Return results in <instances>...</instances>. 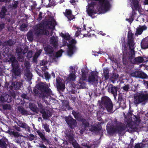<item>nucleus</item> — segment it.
<instances>
[{
    "label": "nucleus",
    "mask_w": 148,
    "mask_h": 148,
    "mask_svg": "<svg viewBox=\"0 0 148 148\" xmlns=\"http://www.w3.org/2000/svg\"><path fill=\"white\" fill-rule=\"evenodd\" d=\"M32 74L28 69L25 71L24 74V77L27 80H30L32 77Z\"/></svg>",
    "instance_id": "nucleus-28"
},
{
    "label": "nucleus",
    "mask_w": 148,
    "mask_h": 148,
    "mask_svg": "<svg viewBox=\"0 0 148 148\" xmlns=\"http://www.w3.org/2000/svg\"><path fill=\"white\" fill-rule=\"evenodd\" d=\"M123 48H124V49H123V50L124 49V51H123V53H125V51L126 50V48H125V46L124 45H123Z\"/></svg>",
    "instance_id": "nucleus-61"
},
{
    "label": "nucleus",
    "mask_w": 148,
    "mask_h": 148,
    "mask_svg": "<svg viewBox=\"0 0 148 148\" xmlns=\"http://www.w3.org/2000/svg\"><path fill=\"white\" fill-rule=\"evenodd\" d=\"M18 110L21 112L23 114H25L26 113V112L21 106H19L18 108Z\"/></svg>",
    "instance_id": "nucleus-42"
},
{
    "label": "nucleus",
    "mask_w": 148,
    "mask_h": 148,
    "mask_svg": "<svg viewBox=\"0 0 148 148\" xmlns=\"http://www.w3.org/2000/svg\"><path fill=\"white\" fill-rule=\"evenodd\" d=\"M127 115V116L125 117V121L127 123L126 126L122 123H117L116 122H115V125L111 126L108 123L107 125V131L110 132H118L120 134L121 132L128 127L133 129L136 127L135 124H138L140 121V118L132 115L131 112H129Z\"/></svg>",
    "instance_id": "nucleus-1"
},
{
    "label": "nucleus",
    "mask_w": 148,
    "mask_h": 148,
    "mask_svg": "<svg viewBox=\"0 0 148 148\" xmlns=\"http://www.w3.org/2000/svg\"><path fill=\"white\" fill-rule=\"evenodd\" d=\"M3 108L5 109H10L11 108V106L9 104H5L3 105Z\"/></svg>",
    "instance_id": "nucleus-48"
},
{
    "label": "nucleus",
    "mask_w": 148,
    "mask_h": 148,
    "mask_svg": "<svg viewBox=\"0 0 148 148\" xmlns=\"http://www.w3.org/2000/svg\"><path fill=\"white\" fill-rule=\"evenodd\" d=\"M42 127H44V128L47 132L49 133L50 132V130L49 128V126L48 125L45 123V124H42Z\"/></svg>",
    "instance_id": "nucleus-39"
},
{
    "label": "nucleus",
    "mask_w": 148,
    "mask_h": 148,
    "mask_svg": "<svg viewBox=\"0 0 148 148\" xmlns=\"http://www.w3.org/2000/svg\"><path fill=\"white\" fill-rule=\"evenodd\" d=\"M63 51L61 49L60 51H58V52L56 53L54 55V54L53 55H52L50 56V58H53V61L54 60L55 61V59H56V58L60 57L61 56L62 53Z\"/></svg>",
    "instance_id": "nucleus-27"
},
{
    "label": "nucleus",
    "mask_w": 148,
    "mask_h": 148,
    "mask_svg": "<svg viewBox=\"0 0 148 148\" xmlns=\"http://www.w3.org/2000/svg\"><path fill=\"white\" fill-rule=\"evenodd\" d=\"M122 88L125 90L127 91L128 90L129 88V86L128 85H127L123 86L122 87Z\"/></svg>",
    "instance_id": "nucleus-52"
},
{
    "label": "nucleus",
    "mask_w": 148,
    "mask_h": 148,
    "mask_svg": "<svg viewBox=\"0 0 148 148\" xmlns=\"http://www.w3.org/2000/svg\"><path fill=\"white\" fill-rule=\"evenodd\" d=\"M44 49L45 53L47 54H51L53 51V49L52 48H50L49 46L45 47Z\"/></svg>",
    "instance_id": "nucleus-34"
},
{
    "label": "nucleus",
    "mask_w": 148,
    "mask_h": 148,
    "mask_svg": "<svg viewBox=\"0 0 148 148\" xmlns=\"http://www.w3.org/2000/svg\"><path fill=\"white\" fill-rule=\"evenodd\" d=\"M128 57L129 60L133 63H140L148 61V58H147L145 57H138L135 58L134 53L133 54V55H130V56H128Z\"/></svg>",
    "instance_id": "nucleus-11"
},
{
    "label": "nucleus",
    "mask_w": 148,
    "mask_h": 148,
    "mask_svg": "<svg viewBox=\"0 0 148 148\" xmlns=\"http://www.w3.org/2000/svg\"><path fill=\"white\" fill-rule=\"evenodd\" d=\"M49 85H48L46 84L41 83L37 85V87L39 90H40L43 93H49L51 92V90L49 88Z\"/></svg>",
    "instance_id": "nucleus-14"
},
{
    "label": "nucleus",
    "mask_w": 148,
    "mask_h": 148,
    "mask_svg": "<svg viewBox=\"0 0 148 148\" xmlns=\"http://www.w3.org/2000/svg\"><path fill=\"white\" fill-rule=\"evenodd\" d=\"M6 143L3 140H0V147H4L6 146Z\"/></svg>",
    "instance_id": "nucleus-45"
},
{
    "label": "nucleus",
    "mask_w": 148,
    "mask_h": 148,
    "mask_svg": "<svg viewBox=\"0 0 148 148\" xmlns=\"http://www.w3.org/2000/svg\"><path fill=\"white\" fill-rule=\"evenodd\" d=\"M9 62H12V65L13 67L12 72L13 73L12 76L13 78H16V76H19L20 74V70L18 67V64L15 57L12 56L8 60Z\"/></svg>",
    "instance_id": "nucleus-9"
},
{
    "label": "nucleus",
    "mask_w": 148,
    "mask_h": 148,
    "mask_svg": "<svg viewBox=\"0 0 148 148\" xmlns=\"http://www.w3.org/2000/svg\"><path fill=\"white\" fill-rule=\"evenodd\" d=\"M37 132L42 140L45 141L47 140L45 137V135L40 131L38 130L37 131Z\"/></svg>",
    "instance_id": "nucleus-36"
},
{
    "label": "nucleus",
    "mask_w": 148,
    "mask_h": 148,
    "mask_svg": "<svg viewBox=\"0 0 148 148\" xmlns=\"http://www.w3.org/2000/svg\"><path fill=\"white\" fill-rule=\"evenodd\" d=\"M70 73H75V69H73V67L72 66L70 67Z\"/></svg>",
    "instance_id": "nucleus-53"
},
{
    "label": "nucleus",
    "mask_w": 148,
    "mask_h": 148,
    "mask_svg": "<svg viewBox=\"0 0 148 148\" xmlns=\"http://www.w3.org/2000/svg\"><path fill=\"white\" fill-rule=\"evenodd\" d=\"M130 4L132 8L134 10L136 9L138 10L140 15L136 19L137 21H139L140 23L143 22L145 19L146 18V16L144 14V12L143 10L141 8L140 5L138 4V0H130Z\"/></svg>",
    "instance_id": "nucleus-6"
},
{
    "label": "nucleus",
    "mask_w": 148,
    "mask_h": 148,
    "mask_svg": "<svg viewBox=\"0 0 148 148\" xmlns=\"http://www.w3.org/2000/svg\"><path fill=\"white\" fill-rule=\"evenodd\" d=\"M32 55V51H29L27 54V57L28 58H31Z\"/></svg>",
    "instance_id": "nucleus-50"
},
{
    "label": "nucleus",
    "mask_w": 148,
    "mask_h": 148,
    "mask_svg": "<svg viewBox=\"0 0 148 148\" xmlns=\"http://www.w3.org/2000/svg\"><path fill=\"white\" fill-rule=\"evenodd\" d=\"M15 43V42L12 40H9L7 42H5L3 44V45L4 46H10Z\"/></svg>",
    "instance_id": "nucleus-33"
},
{
    "label": "nucleus",
    "mask_w": 148,
    "mask_h": 148,
    "mask_svg": "<svg viewBox=\"0 0 148 148\" xmlns=\"http://www.w3.org/2000/svg\"><path fill=\"white\" fill-rule=\"evenodd\" d=\"M22 127L25 128L26 130L29 131L30 130V127L28 126L25 123H22L21 125Z\"/></svg>",
    "instance_id": "nucleus-44"
},
{
    "label": "nucleus",
    "mask_w": 148,
    "mask_h": 148,
    "mask_svg": "<svg viewBox=\"0 0 148 148\" xmlns=\"http://www.w3.org/2000/svg\"><path fill=\"white\" fill-rule=\"evenodd\" d=\"M45 78L47 79H49L50 78V75L47 72H45L44 73Z\"/></svg>",
    "instance_id": "nucleus-47"
},
{
    "label": "nucleus",
    "mask_w": 148,
    "mask_h": 148,
    "mask_svg": "<svg viewBox=\"0 0 148 148\" xmlns=\"http://www.w3.org/2000/svg\"><path fill=\"white\" fill-rule=\"evenodd\" d=\"M29 106L31 109L33 110L36 108L34 104L30 103H29Z\"/></svg>",
    "instance_id": "nucleus-49"
},
{
    "label": "nucleus",
    "mask_w": 148,
    "mask_h": 148,
    "mask_svg": "<svg viewBox=\"0 0 148 148\" xmlns=\"http://www.w3.org/2000/svg\"><path fill=\"white\" fill-rule=\"evenodd\" d=\"M98 73L94 72H92L89 75L88 79L89 83L91 84H93L97 82L98 79Z\"/></svg>",
    "instance_id": "nucleus-12"
},
{
    "label": "nucleus",
    "mask_w": 148,
    "mask_h": 148,
    "mask_svg": "<svg viewBox=\"0 0 148 148\" xmlns=\"http://www.w3.org/2000/svg\"><path fill=\"white\" fill-rule=\"evenodd\" d=\"M65 134L66 140L71 144L75 148H94L95 147V145H86V146L81 147L79 146L78 143L74 139L72 132L66 131Z\"/></svg>",
    "instance_id": "nucleus-8"
},
{
    "label": "nucleus",
    "mask_w": 148,
    "mask_h": 148,
    "mask_svg": "<svg viewBox=\"0 0 148 148\" xmlns=\"http://www.w3.org/2000/svg\"><path fill=\"white\" fill-rule=\"evenodd\" d=\"M144 5H145V7L146 8H148V0H145L144 2ZM147 11H148V9H146Z\"/></svg>",
    "instance_id": "nucleus-51"
},
{
    "label": "nucleus",
    "mask_w": 148,
    "mask_h": 148,
    "mask_svg": "<svg viewBox=\"0 0 148 148\" xmlns=\"http://www.w3.org/2000/svg\"><path fill=\"white\" fill-rule=\"evenodd\" d=\"M54 34L55 33L53 36L51 38L50 43L53 47H56L58 44V38L57 36L54 35Z\"/></svg>",
    "instance_id": "nucleus-20"
},
{
    "label": "nucleus",
    "mask_w": 148,
    "mask_h": 148,
    "mask_svg": "<svg viewBox=\"0 0 148 148\" xmlns=\"http://www.w3.org/2000/svg\"><path fill=\"white\" fill-rule=\"evenodd\" d=\"M144 146L143 144L142 143H139L136 144L135 145V148H143Z\"/></svg>",
    "instance_id": "nucleus-46"
},
{
    "label": "nucleus",
    "mask_w": 148,
    "mask_h": 148,
    "mask_svg": "<svg viewBox=\"0 0 148 148\" xmlns=\"http://www.w3.org/2000/svg\"><path fill=\"white\" fill-rule=\"evenodd\" d=\"M66 122L70 127L73 128L75 127L76 125V121L73 119L71 116H69L65 118Z\"/></svg>",
    "instance_id": "nucleus-18"
},
{
    "label": "nucleus",
    "mask_w": 148,
    "mask_h": 148,
    "mask_svg": "<svg viewBox=\"0 0 148 148\" xmlns=\"http://www.w3.org/2000/svg\"><path fill=\"white\" fill-rule=\"evenodd\" d=\"M55 25L54 22L49 21L47 23L45 22L43 24H40L35 27V33L37 35L40 34H44L48 35L49 31L46 29H53Z\"/></svg>",
    "instance_id": "nucleus-3"
},
{
    "label": "nucleus",
    "mask_w": 148,
    "mask_h": 148,
    "mask_svg": "<svg viewBox=\"0 0 148 148\" xmlns=\"http://www.w3.org/2000/svg\"><path fill=\"white\" fill-rule=\"evenodd\" d=\"M6 12V10L4 7H3L2 8L1 12L0 13V17L1 18H3L5 15V12Z\"/></svg>",
    "instance_id": "nucleus-38"
},
{
    "label": "nucleus",
    "mask_w": 148,
    "mask_h": 148,
    "mask_svg": "<svg viewBox=\"0 0 148 148\" xmlns=\"http://www.w3.org/2000/svg\"><path fill=\"white\" fill-rule=\"evenodd\" d=\"M76 78V76L75 75V73H70V74L69 75L68 79L70 81H73L75 80Z\"/></svg>",
    "instance_id": "nucleus-31"
},
{
    "label": "nucleus",
    "mask_w": 148,
    "mask_h": 148,
    "mask_svg": "<svg viewBox=\"0 0 148 148\" xmlns=\"http://www.w3.org/2000/svg\"><path fill=\"white\" fill-rule=\"evenodd\" d=\"M108 90L109 92H111L113 95L114 99H115L117 95V88L112 85H111L109 86Z\"/></svg>",
    "instance_id": "nucleus-19"
},
{
    "label": "nucleus",
    "mask_w": 148,
    "mask_h": 148,
    "mask_svg": "<svg viewBox=\"0 0 148 148\" xmlns=\"http://www.w3.org/2000/svg\"><path fill=\"white\" fill-rule=\"evenodd\" d=\"M86 11L92 16L97 10L100 13H104L110 9V5L108 0H89Z\"/></svg>",
    "instance_id": "nucleus-2"
},
{
    "label": "nucleus",
    "mask_w": 148,
    "mask_h": 148,
    "mask_svg": "<svg viewBox=\"0 0 148 148\" xmlns=\"http://www.w3.org/2000/svg\"><path fill=\"white\" fill-rule=\"evenodd\" d=\"M25 65L27 69H28L29 66V63L28 62L25 61Z\"/></svg>",
    "instance_id": "nucleus-54"
},
{
    "label": "nucleus",
    "mask_w": 148,
    "mask_h": 148,
    "mask_svg": "<svg viewBox=\"0 0 148 148\" xmlns=\"http://www.w3.org/2000/svg\"><path fill=\"white\" fill-rule=\"evenodd\" d=\"M128 42L129 48L130 49L128 56H130V55H133V54L134 53V49L135 47V43L131 35H129L128 36Z\"/></svg>",
    "instance_id": "nucleus-13"
},
{
    "label": "nucleus",
    "mask_w": 148,
    "mask_h": 148,
    "mask_svg": "<svg viewBox=\"0 0 148 148\" xmlns=\"http://www.w3.org/2000/svg\"><path fill=\"white\" fill-rule=\"evenodd\" d=\"M8 97H9V95L8 94H3L1 97L0 100L3 102L6 101L8 102H10V100H8Z\"/></svg>",
    "instance_id": "nucleus-29"
},
{
    "label": "nucleus",
    "mask_w": 148,
    "mask_h": 148,
    "mask_svg": "<svg viewBox=\"0 0 148 148\" xmlns=\"http://www.w3.org/2000/svg\"><path fill=\"white\" fill-rule=\"evenodd\" d=\"M9 133L11 135H13L15 137H18L19 136L23 137L22 135H20L17 132H14L12 131H9Z\"/></svg>",
    "instance_id": "nucleus-35"
},
{
    "label": "nucleus",
    "mask_w": 148,
    "mask_h": 148,
    "mask_svg": "<svg viewBox=\"0 0 148 148\" xmlns=\"http://www.w3.org/2000/svg\"><path fill=\"white\" fill-rule=\"evenodd\" d=\"M22 85V83L21 82H14L12 83L11 86L10 87V89L17 90L19 89Z\"/></svg>",
    "instance_id": "nucleus-23"
},
{
    "label": "nucleus",
    "mask_w": 148,
    "mask_h": 148,
    "mask_svg": "<svg viewBox=\"0 0 148 148\" xmlns=\"http://www.w3.org/2000/svg\"><path fill=\"white\" fill-rule=\"evenodd\" d=\"M104 76L106 80L109 78V71L107 68L104 69L103 70Z\"/></svg>",
    "instance_id": "nucleus-37"
},
{
    "label": "nucleus",
    "mask_w": 148,
    "mask_h": 148,
    "mask_svg": "<svg viewBox=\"0 0 148 148\" xmlns=\"http://www.w3.org/2000/svg\"><path fill=\"white\" fill-rule=\"evenodd\" d=\"M147 27L145 25L139 26L136 29L135 35L137 36L140 35L143 31L147 29Z\"/></svg>",
    "instance_id": "nucleus-21"
},
{
    "label": "nucleus",
    "mask_w": 148,
    "mask_h": 148,
    "mask_svg": "<svg viewBox=\"0 0 148 148\" xmlns=\"http://www.w3.org/2000/svg\"><path fill=\"white\" fill-rule=\"evenodd\" d=\"M10 0H0V1L1 2H8Z\"/></svg>",
    "instance_id": "nucleus-63"
},
{
    "label": "nucleus",
    "mask_w": 148,
    "mask_h": 148,
    "mask_svg": "<svg viewBox=\"0 0 148 148\" xmlns=\"http://www.w3.org/2000/svg\"><path fill=\"white\" fill-rule=\"evenodd\" d=\"M98 103L99 105V107L103 110H106L108 112H113V105L111 100L109 97H102L101 102L99 101Z\"/></svg>",
    "instance_id": "nucleus-7"
},
{
    "label": "nucleus",
    "mask_w": 148,
    "mask_h": 148,
    "mask_svg": "<svg viewBox=\"0 0 148 148\" xmlns=\"http://www.w3.org/2000/svg\"><path fill=\"white\" fill-rule=\"evenodd\" d=\"M133 10V11L131 13L130 15V17L129 18H127L125 20L127 21H128V22L131 24L132 21L134 20H136V19H137L138 17V15L137 14L136 11L135 10H137L136 9H134Z\"/></svg>",
    "instance_id": "nucleus-17"
},
{
    "label": "nucleus",
    "mask_w": 148,
    "mask_h": 148,
    "mask_svg": "<svg viewBox=\"0 0 148 148\" xmlns=\"http://www.w3.org/2000/svg\"><path fill=\"white\" fill-rule=\"evenodd\" d=\"M22 49L20 48H18L16 49V51L17 53H19L18 54V60L21 62H22L23 60L24 57L23 56H21L22 54H24V51L23 53H21L22 51Z\"/></svg>",
    "instance_id": "nucleus-22"
},
{
    "label": "nucleus",
    "mask_w": 148,
    "mask_h": 148,
    "mask_svg": "<svg viewBox=\"0 0 148 148\" xmlns=\"http://www.w3.org/2000/svg\"><path fill=\"white\" fill-rule=\"evenodd\" d=\"M143 144L144 145L148 144V139H146L145 140H143Z\"/></svg>",
    "instance_id": "nucleus-55"
},
{
    "label": "nucleus",
    "mask_w": 148,
    "mask_h": 148,
    "mask_svg": "<svg viewBox=\"0 0 148 148\" xmlns=\"http://www.w3.org/2000/svg\"><path fill=\"white\" fill-rule=\"evenodd\" d=\"M4 28V25L3 24H0V31L1 30Z\"/></svg>",
    "instance_id": "nucleus-59"
},
{
    "label": "nucleus",
    "mask_w": 148,
    "mask_h": 148,
    "mask_svg": "<svg viewBox=\"0 0 148 148\" xmlns=\"http://www.w3.org/2000/svg\"><path fill=\"white\" fill-rule=\"evenodd\" d=\"M62 36L64 38L63 40L64 45H67L68 48L67 54L69 56H71L73 54V51L75 49V45L76 42V41L71 38L68 33L62 34Z\"/></svg>",
    "instance_id": "nucleus-5"
},
{
    "label": "nucleus",
    "mask_w": 148,
    "mask_h": 148,
    "mask_svg": "<svg viewBox=\"0 0 148 148\" xmlns=\"http://www.w3.org/2000/svg\"><path fill=\"white\" fill-rule=\"evenodd\" d=\"M42 52V50L41 49L39 50L38 51L36 52V53L34 57V59H36L38 56L40 55V54Z\"/></svg>",
    "instance_id": "nucleus-43"
},
{
    "label": "nucleus",
    "mask_w": 148,
    "mask_h": 148,
    "mask_svg": "<svg viewBox=\"0 0 148 148\" xmlns=\"http://www.w3.org/2000/svg\"><path fill=\"white\" fill-rule=\"evenodd\" d=\"M40 147H42L43 148H46V147L44 145H41L40 146Z\"/></svg>",
    "instance_id": "nucleus-64"
},
{
    "label": "nucleus",
    "mask_w": 148,
    "mask_h": 148,
    "mask_svg": "<svg viewBox=\"0 0 148 148\" xmlns=\"http://www.w3.org/2000/svg\"><path fill=\"white\" fill-rule=\"evenodd\" d=\"M135 73V77L141 78H146L147 77V76L146 74L142 71H136Z\"/></svg>",
    "instance_id": "nucleus-25"
},
{
    "label": "nucleus",
    "mask_w": 148,
    "mask_h": 148,
    "mask_svg": "<svg viewBox=\"0 0 148 148\" xmlns=\"http://www.w3.org/2000/svg\"><path fill=\"white\" fill-rule=\"evenodd\" d=\"M42 13L41 12H40L39 14V17H38V18L37 19V20L38 21H40L42 19Z\"/></svg>",
    "instance_id": "nucleus-56"
},
{
    "label": "nucleus",
    "mask_w": 148,
    "mask_h": 148,
    "mask_svg": "<svg viewBox=\"0 0 148 148\" xmlns=\"http://www.w3.org/2000/svg\"><path fill=\"white\" fill-rule=\"evenodd\" d=\"M21 31H26L28 29L27 25L25 24H23L21 26Z\"/></svg>",
    "instance_id": "nucleus-40"
},
{
    "label": "nucleus",
    "mask_w": 148,
    "mask_h": 148,
    "mask_svg": "<svg viewBox=\"0 0 148 148\" xmlns=\"http://www.w3.org/2000/svg\"><path fill=\"white\" fill-rule=\"evenodd\" d=\"M33 33L32 32L28 33L27 35V38L29 41H31L33 40Z\"/></svg>",
    "instance_id": "nucleus-41"
},
{
    "label": "nucleus",
    "mask_w": 148,
    "mask_h": 148,
    "mask_svg": "<svg viewBox=\"0 0 148 148\" xmlns=\"http://www.w3.org/2000/svg\"><path fill=\"white\" fill-rule=\"evenodd\" d=\"M118 77V75L117 74H113L112 77L114 79H116Z\"/></svg>",
    "instance_id": "nucleus-58"
},
{
    "label": "nucleus",
    "mask_w": 148,
    "mask_h": 148,
    "mask_svg": "<svg viewBox=\"0 0 148 148\" xmlns=\"http://www.w3.org/2000/svg\"><path fill=\"white\" fill-rule=\"evenodd\" d=\"M72 113L74 116L75 118L79 121H81L83 124L82 127L80 128V132L81 134L83 133L85 130H88L91 131H96L99 130V127L96 126H93L92 125L89 124L87 121L84 119H79V117L80 115L79 114L76 113L74 111H73Z\"/></svg>",
    "instance_id": "nucleus-4"
},
{
    "label": "nucleus",
    "mask_w": 148,
    "mask_h": 148,
    "mask_svg": "<svg viewBox=\"0 0 148 148\" xmlns=\"http://www.w3.org/2000/svg\"><path fill=\"white\" fill-rule=\"evenodd\" d=\"M65 15L70 20L74 18V16L72 15L71 11L70 10H66Z\"/></svg>",
    "instance_id": "nucleus-30"
},
{
    "label": "nucleus",
    "mask_w": 148,
    "mask_h": 148,
    "mask_svg": "<svg viewBox=\"0 0 148 148\" xmlns=\"http://www.w3.org/2000/svg\"><path fill=\"white\" fill-rule=\"evenodd\" d=\"M49 6H54L56 5V3L55 2H50L49 3Z\"/></svg>",
    "instance_id": "nucleus-57"
},
{
    "label": "nucleus",
    "mask_w": 148,
    "mask_h": 148,
    "mask_svg": "<svg viewBox=\"0 0 148 148\" xmlns=\"http://www.w3.org/2000/svg\"><path fill=\"white\" fill-rule=\"evenodd\" d=\"M73 29L75 30H76V33L75 34V36L76 37L80 35V34L81 29L79 28V27L75 25H74L73 27Z\"/></svg>",
    "instance_id": "nucleus-32"
},
{
    "label": "nucleus",
    "mask_w": 148,
    "mask_h": 148,
    "mask_svg": "<svg viewBox=\"0 0 148 148\" xmlns=\"http://www.w3.org/2000/svg\"><path fill=\"white\" fill-rule=\"evenodd\" d=\"M86 78V73L82 71V77L80 78V80L77 86V88H84L85 87V84L82 81V80H85Z\"/></svg>",
    "instance_id": "nucleus-16"
},
{
    "label": "nucleus",
    "mask_w": 148,
    "mask_h": 148,
    "mask_svg": "<svg viewBox=\"0 0 148 148\" xmlns=\"http://www.w3.org/2000/svg\"><path fill=\"white\" fill-rule=\"evenodd\" d=\"M38 106L40 108L42 109V110L40 111V112L42 114L43 118L45 119H47L50 116V114L47 113L46 112L43 110V106L41 104H38Z\"/></svg>",
    "instance_id": "nucleus-26"
},
{
    "label": "nucleus",
    "mask_w": 148,
    "mask_h": 148,
    "mask_svg": "<svg viewBox=\"0 0 148 148\" xmlns=\"http://www.w3.org/2000/svg\"><path fill=\"white\" fill-rule=\"evenodd\" d=\"M56 84L57 88L60 90H62L65 88L64 81L58 77L56 79Z\"/></svg>",
    "instance_id": "nucleus-15"
},
{
    "label": "nucleus",
    "mask_w": 148,
    "mask_h": 148,
    "mask_svg": "<svg viewBox=\"0 0 148 148\" xmlns=\"http://www.w3.org/2000/svg\"><path fill=\"white\" fill-rule=\"evenodd\" d=\"M130 75L132 77H135V72H134V73H131L130 74Z\"/></svg>",
    "instance_id": "nucleus-62"
},
{
    "label": "nucleus",
    "mask_w": 148,
    "mask_h": 148,
    "mask_svg": "<svg viewBox=\"0 0 148 148\" xmlns=\"http://www.w3.org/2000/svg\"><path fill=\"white\" fill-rule=\"evenodd\" d=\"M45 64V61H44V60L42 61L40 63V65L42 66L44 65Z\"/></svg>",
    "instance_id": "nucleus-60"
},
{
    "label": "nucleus",
    "mask_w": 148,
    "mask_h": 148,
    "mask_svg": "<svg viewBox=\"0 0 148 148\" xmlns=\"http://www.w3.org/2000/svg\"><path fill=\"white\" fill-rule=\"evenodd\" d=\"M148 99V94L146 93H138L134 96V102L135 104H137L145 102Z\"/></svg>",
    "instance_id": "nucleus-10"
},
{
    "label": "nucleus",
    "mask_w": 148,
    "mask_h": 148,
    "mask_svg": "<svg viewBox=\"0 0 148 148\" xmlns=\"http://www.w3.org/2000/svg\"><path fill=\"white\" fill-rule=\"evenodd\" d=\"M141 46L143 49H145L148 48V36L142 40Z\"/></svg>",
    "instance_id": "nucleus-24"
}]
</instances>
